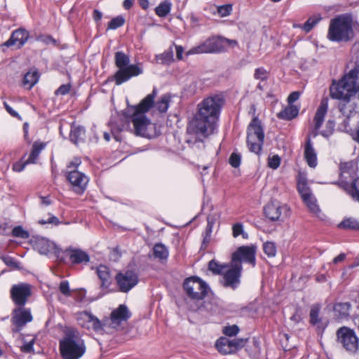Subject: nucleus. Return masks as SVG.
Listing matches in <instances>:
<instances>
[{
  "mask_svg": "<svg viewBox=\"0 0 359 359\" xmlns=\"http://www.w3.org/2000/svg\"><path fill=\"white\" fill-rule=\"evenodd\" d=\"M222 104L223 100L219 95L210 96L204 99L198 105V113L190 124V127L196 134L205 137L214 133Z\"/></svg>",
  "mask_w": 359,
  "mask_h": 359,
  "instance_id": "1",
  "label": "nucleus"
},
{
  "mask_svg": "<svg viewBox=\"0 0 359 359\" xmlns=\"http://www.w3.org/2000/svg\"><path fill=\"white\" fill-rule=\"evenodd\" d=\"M156 95V90L146 96L137 106H128L126 109V116L131 117L135 135L151 138L154 125L147 118L145 113L149 110Z\"/></svg>",
  "mask_w": 359,
  "mask_h": 359,
  "instance_id": "2",
  "label": "nucleus"
},
{
  "mask_svg": "<svg viewBox=\"0 0 359 359\" xmlns=\"http://www.w3.org/2000/svg\"><path fill=\"white\" fill-rule=\"evenodd\" d=\"M359 70L351 69L339 82H334L330 88V96L333 99L348 102L351 96L358 90Z\"/></svg>",
  "mask_w": 359,
  "mask_h": 359,
  "instance_id": "3",
  "label": "nucleus"
},
{
  "mask_svg": "<svg viewBox=\"0 0 359 359\" xmlns=\"http://www.w3.org/2000/svg\"><path fill=\"white\" fill-rule=\"evenodd\" d=\"M238 42L223 36H212L206 39L201 44L191 48L187 52V55L202 53H220L227 52L236 47Z\"/></svg>",
  "mask_w": 359,
  "mask_h": 359,
  "instance_id": "4",
  "label": "nucleus"
},
{
  "mask_svg": "<svg viewBox=\"0 0 359 359\" xmlns=\"http://www.w3.org/2000/svg\"><path fill=\"white\" fill-rule=\"evenodd\" d=\"M60 350L63 359H79L86 351L83 340L76 330H69L60 342Z\"/></svg>",
  "mask_w": 359,
  "mask_h": 359,
  "instance_id": "5",
  "label": "nucleus"
},
{
  "mask_svg": "<svg viewBox=\"0 0 359 359\" xmlns=\"http://www.w3.org/2000/svg\"><path fill=\"white\" fill-rule=\"evenodd\" d=\"M130 59L128 55L122 52H117L115 55V63L118 70L114 75L116 85L128 81L131 77L136 76L142 73V69L137 65H128Z\"/></svg>",
  "mask_w": 359,
  "mask_h": 359,
  "instance_id": "6",
  "label": "nucleus"
},
{
  "mask_svg": "<svg viewBox=\"0 0 359 359\" xmlns=\"http://www.w3.org/2000/svg\"><path fill=\"white\" fill-rule=\"evenodd\" d=\"M328 108V103L327 99H323L320 102L319 107H318L316 112L313 118V130L312 131V135L313 137H316L318 134H320L325 137H330L333 131L334 128V121L329 120L326 123V128L322 130L320 133H318V130L322 126V123L324 121L325 116L327 114Z\"/></svg>",
  "mask_w": 359,
  "mask_h": 359,
  "instance_id": "7",
  "label": "nucleus"
},
{
  "mask_svg": "<svg viewBox=\"0 0 359 359\" xmlns=\"http://www.w3.org/2000/svg\"><path fill=\"white\" fill-rule=\"evenodd\" d=\"M264 138L260 121L254 118L248 128L247 144L251 152L259 154Z\"/></svg>",
  "mask_w": 359,
  "mask_h": 359,
  "instance_id": "8",
  "label": "nucleus"
},
{
  "mask_svg": "<svg viewBox=\"0 0 359 359\" xmlns=\"http://www.w3.org/2000/svg\"><path fill=\"white\" fill-rule=\"evenodd\" d=\"M341 177L345 180L348 179L353 180L352 186L349 190V194L352 198L359 202V177L355 179L356 176V166L352 162H344L340 164Z\"/></svg>",
  "mask_w": 359,
  "mask_h": 359,
  "instance_id": "9",
  "label": "nucleus"
},
{
  "mask_svg": "<svg viewBox=\"0 0 359 359\" xmlns=\"http://www.w3.org/2000/svg\"><path fill=\"white\" fill-rule=\"evenodd\" d=\"M337 341L347 351L354 353L357 351L359 342L355 332L346 327H341L337 332Z\"/></svg>",
  "mask_w": 359,
  "mask_h": 359,
  "instance_id": "10",
  "label": "nucleus"
},
{
  "mask_svg": "<svg viewBox=\"0 0 359 359\" xmlns=\"http://www.w3.org/2000/svg\"><path fill=\"white\" fill-rule=\"evenodd\" d=\"M184 288L189 297L194 299H203L208 292L206 283L196 277L187 278L184 283Z\"/></svg>",
  "mask_w": 359,
  "mask_h": 359,
  "instance_id": "11",
  "label": "nucleus"
},
{
  "mask_svg": "<svg viewBox=\"0 0 359 359\" xmlns=\"http://www.w3.org/2000/svg\"><path fill=\"white\" fill-rule=\"evenodd\" d=\"M115 279L118 290L122 292H128L139 282L137 274L132 270L119 272L116 276Z\"/></svg>",
  "mask_w": 359,
  "mask_h": 359,
  "instance_id": "12",
  "label": "nucleus"
},
{
  "mask_svg": "<svg viewBox=\"0 0 359 359\" xmlns=\"http://www.w3.org/2000/svg\"><path fill=\"white\" fill-rule=\"evenodd\" d=\"M353 36L351 24H330L328 38L331 41L349 40Z\"/></svg>",
  "mask_w": 359,
  "mask_h": 359,
  "instance_id": "13",
  "label": "nucleus"
},
{
  "mask_svg": "<svg viewBox=\"0 0 359 359\" xmlns=\"http://www.w3.org/2000/svg\"><path fill=\"white\" fill-rule=\"evenodd\" d=\"M130 317V313L128 307L121 304L111 312L109 318L104 319L103 325L108 327L116 328L122 322L126 321Z\"/></svg>",
  "mask_w": 359,
  "mask_h": 359,
  "instance_id": "14",
  "label": "nucleus"
},
{
  "mask_svg": "<svg viewBox=\"0 0 359 359\" xmlns=\"http://www.w3.org/2000/svg\"><path fill=\"white\" fill-rule=\"evenodd\" d=\"M242 270L241 263H231L223 272V282L225 287H236L240 283V276Z\"/></svg>",
  "mask_w": 359,
  "mask_h": 359,
  "instance_id": "15",
  "label": "nucleus"
},
{
  "mask_svg": "<svg viewBox=\"0 0 359 359\" xmlns=\"http://www.w3.org/2000/svg\"><path fill=\"white\" fill-rule=\"evenodd\" d=\"M255 254L256 247L255 245L250 246H241L232 254L231 260L233 263L245 262L255 266Z\"/></svg>",
  "mask_w": 359,
  "mask_h": 359,
  "instance_id": "16",
  "label": "nucleus"
},
{
  "mask_svg": "<svg viewBox=\"0 0 359 359\" xmlns=\"http://www.w3.org/2000/svg\"><path fill=\"white\" fill-rule=\"evenodd\" d=\"M30 295L31 286L27 283L14 285L11 289V299L19 306H23Z\"/></svg>",
  "mask_w": 359,
  "mask_h": 359,
  "instance_id": "17",
  "label": "nucleus"
},
{
  "mask_svg": "<svg viewBox=\"0 0 359 359\" xmlns=\"http://www.w3.org/2000/svg\"><path fill=\"white\" fill-rule=\"evenodd\" d=\"M31 311L28 309L18 306L13 311L11 322L15 326L13 332H19L27 323L32 320Z\"/></svg>",
  "mask_w": 359,
  "mask_h": 359,
  "instance_id": "18",
  "label": "nucleus"
},
{
  "mask_svg": "<svg viewBox=\"0 0 359 359\" xmlns=\"http://www.w3.org/2000/svg\"><path fill=\"white\" fill-rule=\"evenodd\" d=\"M67 180L72 184L74 191L79 194L86 189L88 183V177L77 170H69Z\"/></svg>",
  "mask_w": 359,
  "mask_h": 359,
  "instance_id": "19",
  "label": "nucleus"
},
{
  "mask_svg": "<svg viewBox=\"0 0 359 359\" xmlns=\"http://www.w3.org/2000/svg\"><path fill=\"white\" fill-rule=\"evenodd\" d=\"M79 325L87 329H92L95 332H102L106 326L103 325L96 316L88 312H83L78 317Z\"/></svg>",
  "mask_w": 359,
  "mask_h": 359,
  "instance_id": "20",
  "label": "nucleus"
},
{
  "mask_svg": "<svg viewBox=\"0 0 359 359\" xmlns=\"http://www.w3.org/2000/svg\"><path fill=\"white\" fill-rule=\"evenodd\" d=\"M34 248L41 255H48L56 252L55 244L44 238L36 239L34 243Z\"/></svg>",
  "mask_w": 359,
  "mask_h": 359,
  "instance_id": "21",
  "label": "nucleus"
},
{
  "mask_svg": "<svg viewBox=\"0 0 359 359\" xmlns=\"http://www.w3.org/2000/svg\"><path fill=\"white\" fill-rule=\"evenodd\" d=\"M67 253L74 264L87 263L90 261L88 254L79 249H68Z\"/></svg>",
  "mask_w": 359,
  "mask_h": 359,
  "instance_id": "22",
  "label": "nucleus"
},
{
  "mask_svg": "<svg viewBox=\"0 0 359 359\" xmlns=\"http://www.w3.org/2000/svg\"><path fill=\"white\" fill-rule=\"evenodd\" d=\"M305 158L310 167L315 168L317 165L316 153L312 146L310 137H308L304 151Z\"/></svg>",
  "mask_w": 359,
  "mask_h": 359,
  "instance_id": "23",
  "label": "nucleus"
},
{
  "mask_svg": "<svg viewBox=\"0 0 359 359\" xmlns=\"http://www.w3.org/2000/svg\"><path fill=\"white\" fill-rule=\"evenodd\" d=\"M264 212L271 220H277L281 215V206L278 203L271 202L264 208Z\"/></svg>",
  "mask_w": 359,
  "mask_h": 359,
  "instance_id": "24",
  "label": "nucleus"
},
{
  "mask_svg": "<svg viewBox=\"0 0 359 359\" xmlns=\"http://www.w3.org/2000/svg\"><path fill=\"white\" fill-rule=\"evenodd\" d=\"M216 348L218 350V351L222 354H231L233 353V349H232V344L231 339L226 338V337H220L217 341H216Z\"/></svg>",
  "mask_w": 359,
  "mask_h": 359,
  "instance_id": "25",
  "label": "nucleus"
},
{
  "mask_svg": "<svg viewBox=\"0 0 359 359\" xmlns=\"http://www.w3.org/2000/svg\"><path fill=\"white\" fill-rule=\"evenodd\" d=\"M297 190L301 195L302 200H306V197H310V196L313 195L308 186L307 180L303 175H299L298 177Z\"/></svg>",
  "mask_w": 359,
  "mask_h": 359,
  "instance_id": "26",
  "label": "nucleus"
},
{
  "mask_svg": "<svg viewBox=\"0 0 359 359\" xmlns=\"http://www.w3.org/2000/svg\"><path fill=\"white\" fill-rule=\"evenodd\" d=\"M27 34L23 29H18L13 32V34L9 40L4 43V46H11L15 45L17 41L20 44H22L24 41L27 39Z\"/></svg>",
  "mask_w": 359,
  "mask_h": 359,
  "instance_id": "27",
  "label": "nucleus"
},
{
  "mask_svg": "<svg viewBox=\"0 0 359 359\" xmlns=\"http://www.w3.org/2000/svg\"><path fill=\"white\" fill-rule=\"evenodd\" d=\"M96 272L102 281V287H107L110 284V273L109 268L105 265H100L97 266Z\"/></svg>",
  "mask_w": 359,
  "mask_h": 359,
  "instance_id": "28",
  "label": "nucleus"
},
{
  "mask_svg": "<svg viewBox=\"0 0 359 359\" xmlns=\"http://www.w3.org/2000/svg\"><path fill=\"white\" fill-rule=\"evenodd\" d=\"M39 79V73L36 70L31 69L25 74L23 79V85L27 88H32Z\"/></svg>",
  "mask_w": 359,
  "mask_h": 359,
  "instance_id": "29",
  "label": "nucleus"
},
{
  "mask_svg": "<svg viewBox=\"0 0 359 359\" xmlns=\"http://www.w3.org/2000/svg\"><path fill=\"white\" fill-rule=\"evenodd\" d=\"M85 137V130L81 126H72L69 138L70 140L74 144H78L82 141Z\"/></svg>",
  "mask_w": 359,
  "mask_h": 359,
  "instance_id": "30",
  "label": "nucleus"
},
{
  "mask_svg": "<svg viewBox=\"0 0 359 359\" xmlns=\"http://www.w3.org/2000/svg\"><path fill=\"white\" fill-rule=\"evenodd\" d=\"M299 108L297 107L290 104L284 110L280 111L278 116L282 119L291 120L297 116Z\"/></svg>",
  "mask_w": 359,
  "mask_h": 359,
  "instance_id": "31",
  "label": "nucleus"
},
{
  "mask_svg": "<svg viewBox=\"0 0 359 359\" xmlns=\"http://www.w3.org/2000/svg\"><path fill=\"white\" fill-rule=\"evenodd\" d=\"M45 144L43 143L34 142L32 145V149L29 158L27 159V163H36L38 156L41 151L44 149Z\"/></svg>",
  "mask_w": 359,
  "mask_h": 359,
  "instance_id": "32",
  "label": "nucleus"
},
{
  "mask_svg": "<svg viewBox=\"0 0 359 359\" xmlns=\"http://www.w3.org/2000/svg\"><path fill=\"white\" fill-rule=\"evenodd\" d=\"M153 252L155 258L159 260L166 259L168 257L167 248L161 243L156 244L153 248Z\"/></svg>",
  "mask_w": 359,
  "mask_h": 359,
  "instance_id": "33",
  "label": "nucleus"
},
{
  "mask_svg": "<svg viewBox=\"0 0 359 359\" xmlns=\"http://www.w3.org/2000/svg\"><path fill=\"white\" fill-rule=\"evenodd\" d=\"M303 201L312 214L316 216H319L320 210L313 195L310 196V197H306V200H303Z\"/></svg>",
  "mask_w": 359,
  "mask_h": 359,
  "instance_id": "34",
  "label": "nucleus"
},
{
  "mask_svg": "<svg viewBox=\"0 0 359 359\" xmlns=\"http://www.w3.org/2000/svg\"><path fill=\"white\" fill-rule=\"evenodd\" d=\"M171 6L172 4L170 1H162L155 9L156 14L159 17H165L170 13Z\"/></svg>",
  "mask_w": 359,
  "mask_h": 359,
  "instance_id": "35",
  "label": "nucleus"
},
{
  "mask_svg": "<svg viewBox=\"0 0 359 359\" xmlns=\"http://www.w3.org/2000/svg\"><path fill=\"white\" fill-rule=\"evenodd\" d=\"M169 102L170 96L168 95H163L155 104L154 102L151 107L154 106L159 112L163 113L167 111Z\"/></svg>",
  "mask_w": 359,
  "mask_h": 359,
  "instance_id": "36",
  "label": "nucleus"
},
{
  "mask_svg": "<svg viewBox=\"0 0 359 359\" xmlns=\"http://www.w3.org/2000/svg\"><path fill=\"white\" fill-rule=\"evenodd\" d=\"M156 60L161 64H170L173 62V50L170 48L168 50L156 56Z\"/></svg>",
  "mask_w": 359,
  "mask_h": 359,
  "instance_id": "37",
  "label": "nucleus"
},
{
  "mask_svg": "<svg viewBox=\"0 0 359 359\" xmlns=\"http://www.w3.org/2000/svg\"><path fill=\"white\" fill-rule=\"evenodd\" d=\"M228 267V265L220 264L215 260H211L208 264V269L214 274L223 273L224 270Z\"/></svg>",
  "mask_w": 359,
  "mask_h": 359,
  "instance_id": "38",
  "label": "nucleus"
},
{
  "mask_svg": "<svg viewBox=\"0 0 359 359\" xmlns=\"http://www.w3.org/2000/svg\"><path fill=\"white\" fill-rule=\"evenodd\" d=\"M339 227L350 229H359V221L353 218H348L343 220Z\"/></svg>",
  "mask_w": 359,
  "mask_h": 359,
  "instance_id": "39",
  "label": "nucleus"
},
{
  "mask_svg": "<svg viewBox=\"0 0 359 359\" xmlns=\"http://www.w3.org/2000/svg\"><path fill=\"white\" fill-rule=\"evenodd\" d=\"M232 234L234 238L241 235L243 238H248V233L243 230V225L241 223H236L232 226Z\"/></svg>",
  "mask_w": 359,
  "mask_h": 359,
  "instance_id": "40",
  "label": "nucleus"
},
{
  "mask_svg": "<svg viewBox=\"0 0 359 359\" xmlns=\"http://www.w3.org/2000/svg\"><path fill=\"white\" fill-rule=\"evenodd\" d=\"M353 17L351 13H345L332 18L330 22H353Z\"/></svg>",
  "mask_w": 359,
  "mask_h": 359,
  "instance_id": "41",
  "label": "nucleus"
},
{
  "mask_svg": "<svg viewBox=\"0 0 359 359\" xmlns=\"http://www.w3.org/2000/svg\"><path fill=\"white\" fill-rule=\"evenodd\" d=\"M233 353L245 346L248 341L247 338H239L231 339Z\"/></svg>",
  "mask_w": 359,
  "mask_h": 359,
  "instance_id": "42",
  "label": "nucleus"
},
{
  "mask_svg": "<svg viewBox=\"0 0 359 359\" xmlns=\"http://www.w3.org/2000/svg\"><path fill=\"white\" fill-rule=\"evenodd\" d=\"M12 234L15 237L25 239H27L29 237V232L25 230L21 226H15L12 231Z\"/></svg>",
  "mask_w": 359,
  "mask_h": 359,
  "instance_id": "43",
  "label": "nucleus"
},
{
  "mask_svg": "<svg viewBox=\"0 0 359 359\" xmlns=\"http://www.w3.org/2000/svg\"><path fill=\"white\" fill-rule=\"evenodd\" d=\"M264 251L269 257H274L276 252V245L272 242H266L264 244Z\"/></svg>",
  "mask_w": 359,
  "mask_h": 359,
  "instance_id": "44",
  "label": "nucleus"
},
{
  "mask_svg": "<svg viewBox=\"0 0 359 359\" xmlns=\"http://www.w3.org/2000/svg\"><path fill=\"white\" fill-rule=\"evenodd\" d=\"M238 332L239 328L236 325L226 326L223 329V333L228 337L236 336L238 333Z\"/></svg>",
  "mask_w": 359,
  "mask_h": 359,
  "instance_id": "45",
  "label": "nucleus"
},
{
  "mask_svg": "<svg viewBox=\"0 0 359 359\" xmlns=\"http://www.w3.org/2000/svg\"><path fill=\"white\" fill-rule=\"evenodd\" d=\"M319 308L318 306H313L310 311L311 323L316 325L318 321Z\"/></svg>",
  "mask_w": 359,
  "mask_h": 359,
  "instance_id": "46",
  "label": "nucleus"
},
{
  "mask_svg": "<svg viewBox=\"0 0 359 359\" xmlns=\"http://www.w3.org/2000/svg\"><path fill=\"white\" fill-rule=\"evenodd\" d=\"M232 11V6L230 4H226L221 6L218 8L217 11L218 13L222 16H227L229 15Z\"/></svg>",
  "mask_w": 359,
  "mask_h": 359,
  "instance_id": "47",
  "label": "nucleus"
},
{
  "mask_svg": "<svg viewBox=\"0 0 359 359\" xmlns=\"http://www.w3.org/2000/svg\"><path fill=\"white\" fill-rule=\"evenodd\" d=\"M280 158L278 155L269 158L268 165L272 169H276L280 165Z\"/></svg>",
  "mask_w": 359,
  "mask_h": 359,
  "instance_id": "48",
  "label": "nucleus"
},
{
  "mask_svg": "<svg viewBox=\"0 0 359 359\" xmlns=\"http://www.w3.org/2000/svg\"><path fill=\"white\" fill-rule=\"evenodd\" d=\"M59 290L61 292V293L65 296L69 297L71 295L69 283L67 280H63L60 283Z\"/></svg>",
  "mask_w": 359,
  "mask_h": 359,
  "instance_id": "49",
  "label": "nucleus"
},
{
  "mask_svg": "<svg viewBox=\"0 0 359 359\" xmlns=\"http://www.w3.org/2000/svg\"><path fill=\"white\" fill-rule=\"evenodd\" d=\"M37 41L42 42L45 44H48H48L55 45L56 43V41L54 39H53L50 36L44 35V34L39 35L37 37Z\"/></svg>",
  "mask_w": 359,
  "mask_h": 359,
  "instance_id": "50",
  "label": "nucleus"
},
{
  "mask_svg": "<svg viewBox=\"0 0 359 359\" xmlns=\"http://www.w3.org/2000/svg\"><path fill=\"white\" fill-rule=\"evenodd\" d=\"M229 163L233 168H238L241 164V156L233 153L229 158Z\"/></svg>",
  "mask_w": 359,
  "mask_h": 359,
  "instance_id": "51",
  "label": "nucleus"
},
{
  "mask_svg": "<svg viewBox=\"0 0 359 359\" xmlns=\"http://www.w3.org/2000/svg\"><path fill=\"white\" fill-rule=\"evenodd\" d=\"M27 164H29V163H27V160L25 161H20L16 162L13 165V170L15 172H21L25 169V166Z\"/></svg>",
  "mask_w": 359,
  "mask_h": 359,
  "instance_id": "52",
  "label": "nucleus"
},
{
  "mask_svg": "<svg viewBox=\"0 0 359 359\" xmlns=\"http://www.w3.org/2000/svg\"><path fill=\"white\" fill-rule=\"evenodd\" d=\"M71 86L69 84L62 85L56 91V95H66L69 93Z\"/></svg>",
  "mask_w": 359,
  "mask_h": 359,
  "instance_id": "53",
  "label": "nucleus"
},
{
  "mask_svg": "<svg viewBox=\"0 0 359 359\" xmlns=\"http://www.w3.org/2000/svg\"><path fill=\"white\" fill-rule=\"evenodd\" d=\"M34 342V339H32L29 341L25 343L21 347L22 351L25 352V353H30V352H32L33 351Z\"/></svg>",
  "mask_w": 359,
  "mask_h": 359,
  "instance_id": "54",
  "label": "nucleus"
},
{
  "mask_svg": "<svg viewBox=\"0 0 359 359\" xmlns=\"http://www.w3.org/2000/svg\"><path fill=\"white\" fill-rule=\"evenodd\" d=\"M255 77L257 79L264 80L266 78V71L262 68L255 70Z\"/></svg>",
  "mask_w": 359,
  "mask_h": 359,
  "instance_id": "55",
  "label": "nucleus"
},
{
  "mask_svg": "<svg viewBox=\"0 0 359 359\" xmlns=\"http://www.w3.org/2000/svg\"><path fill=\"white\" fill-rule=\"evenodd\" d=\"M323 20L321 15L318 13L312 15L305 22H319Z\"/></svg>",
  "mask_w": 359,
  "mask_h": 359,
  "instance_id": "56",
  "label": "nucleus"
},
{
  "mask_svg": "<svg viewBox=\"0 0 359 359\" xmlns=\"http://www.w3.org/2000/svg\"><path fill=\"white\" fill-rule=\"evenodd\" d=\"M81 161L79 158H74L72 161L69 163L68 165V168L69 170H76V168L81 164Z\"/></svg>",
  "mask_w": 359,
  "mask_h": 359,
  "instance_id": "57",
  "label": "nucleus"
},
{
  "mask_svg": "<svg viewBox=\"0 0 359 359\" xmlns=\"http://www.w3.org/2000/svg\"><path fill=\"white\" fill-rule=\"evenodd\" d=\"M314 25L315 24H303L302 25H301L300 24H299V25L294 24V27H299L302 30H304L305 32L307 33V32H310L313 28Z\"/></svg>",
  "mask_w": 359,
  "mask_h": 359,
  "instance_id": "58",
  "label": "nucleus"
},
{
  "mask_svg": "<svg viewBox=\"0 0 359 359\" xmlns=\"http://www.w3.org/2000/svg\"><path fill=\"white\" fill-rule=\"evenodd\" d=\"M299 95H300V94L297 91H294V92L292 93L287 98V101H288L289 104H291L292 103H293L294 102L297 100L299 97Z\"/></svg>",
  "mask_w": 359,
  "mask_h": 359,
  "instance_id": "59",
  "label": "nucleus"
},
{
  "mask_svg": "<svg viewBox=\"0 0 359 359\" xmlns=\"http://www.w3.org/2000/svg\"><path fill=\"white\" fill-rule=\"evenodd\" d=\"M39 222L41 224H52V223L57 224L58 219L56 217L52 216L48 219V220L41 219V220H39Z\"/></svg>",
  "mask_w": 359,
  "mask_h": 359,
  "instance_id": "60",
  "label": "nucleus"
},
{
  "mask_svg": "<svg viewBox=\"0 0 359 359\" xmlns=\"http://www.w3.org/2000/svg\"><path fill=\"white\" fill-rule=\"evenodd\" d=\"M6 111L13 116L19 118V114L14 111L6 102H4Z\"/></svg>",
  "mask_w": 359,
  "mask_h": 359,
  "instance_id": "61",
  "label": "nucleus"
},
{
  "mask_svg": "<svg viewBox=\"0 0 359 359\" xmlns=\"http://www.w3.org/2000/svg\"><path fill=\"white\" fill-rule=\"evenodd\" d=\"M176 57L179 60H182V53L184 52V49L181 46H176Z\"/></svg>",
  "mask_w": 359,
  "mask_h": 359,
  "instance_id": "62",
  "label": "nucleus"
},
{
  "mask_svg": "<svg viewBox=\"0 0 359 359\" xmlns=\"http://www.w3.org/2000/svg\"><path fill=\"white\" fill-rule=\"evenodd\" d=\"M133 3L134 0H124L123 6L126 9L128 10L133 6Z\"/></svg>",
  "mask_w": 359,
  "mask_h": 359,
  "instance_id": "63",
  "label": "nucleus"
},
{
  "mask_svg": "<svg viewBox=\"0 0 359 359\" xmlns=\"http://www.w3.org/2000/svg\"><path fill=\"white\" fill-rule=\"evenodd\" d=\"M102 13L97 10H94L93 11V20L96 22L99 21L102 18Z\"/></svg>",
  "mask_w": 359,
  "mask_h": 359,
  "instance_id": "64",
  "label": "nucleus"
}]
</instances>
